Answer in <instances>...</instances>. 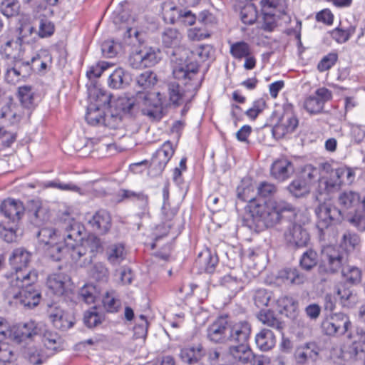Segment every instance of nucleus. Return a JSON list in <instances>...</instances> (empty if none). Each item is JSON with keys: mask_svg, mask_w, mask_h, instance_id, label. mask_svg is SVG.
Returning a JSON list of instances; mask_svg holds the SVG:
<instances>
[{"mask_svg": "<svg viewBox=\"0 0 365 365\" xmlns=\"http://www.w3.org/2000/svg\"><path fill=\"white\" fill-rule=\"evenodd\" d=\"M83 227L73 218L64 220L58 230L63 239V245L56 243L48 249V255L53 261H59L68 254L74 263L85 267L91 263L96 254L102 249L101 240L96 235L81 237Z\"/></svg>", "mask_w": 365, "mask_h": 365, "instance_id": "f257e3e1", "label": "nucleus"}, {"mask_svg": "<svg viewBox=\"0 0 365 365\" xmlns=\"http://www.w3.org/2000/svg\"><path fill=\"white\" fill-rule=\"evenodd\" d=\"M250 191V187H237L238 199L249 203L250 219L247 220L251 228L255 227L259 231L276 225L283 219L296 220L297 210L292 204L284 200L259 202L249 195Z\"/></svg>", "mask_w": 365, "mask_h": 365, "instance_id": "f03ea898", "label": "nucleus"}, {"mask_svg": "<svg viewBox=\"0 0 365 365\" xmlns=\"http://www.w3.org/2000/svg\"><path fill=\"white\" fill-rule=\"evenodd\" d=\"M38 278V272L32 269L26 275L19 273L16 279H10V287L17 289L13 294L16 304L28 308L35 307L39 304L41 293L36 287Z\"/></svg>", "mask_w": 365, "mask_h": 365, "instance_id": "7ed1b4c3", "label": "nucleus"}, {"mask_svg": "<svg viewBox=\"0 0 365 365\" xmlns=\"http://www.w3.org/2000/svg\"><path fill=\"white\" fill-rule=\"evenodd\" d=\"M324 169L328 173L318 180L314 191V197L322 202L327 199L328 195L337 190L342 183L350 184L354 179V172L347 168H331L329 164H325Z\"/></svg>", "mask_w": 365, "mask_h": 365, "instance_id": "20e7f679", "label": "nucleus"}, {"mask_svg": "<svg viewBox=\"0 0 365 365\" xmlns=\"http://www.w3.org/2000/svg\"><path fill=\"white\" fill-rule=\"evenodd\" d=\"M322 262L326 267V270L330 273H336L341 270L346 280L351 284H357L361 282V272L356 267H343L347 263V253L339 247L329 245L322 250Z\"/></svg>", "mask_w": 365, "mask_h": 365, "instance_id": "39448f33", "label": "nucleus"}, {"mask_svg": "<svg viewBox=\"0 0 365 365\" xmlns=\"http://www.w3.org/2000/svg\"><path fill=\"white\" fill-rule=\"evenodd\" d=\"M351 323L349 317L343 313L332 314L322 322V332L327 336H341L349 332Z\"/></svg>", "mask_w": 365, "mask_h": 365, "instance_id": "423d86ee", "label": "nucleus"}, {"mask_svg": "<svg viewBox=\"0 0 365 365\" xmlns=\"http://www.w3.org/2000/svg\"><path fill=\"white\" fill-rule=\"evenodd\" d=\"M287 246L292 250L305 247L310 240L307 230L296 222H291L284 233Z\"/></svg>", "mask_w": 365, "mask_h": 365, "instance_id": "0eeeda50", "label": "nucleus"}, {"mask_svg": "<svg viewBox=\"0 0 365 365\" xmlns=\"http://www.w3.org/2000/svg\"><path fill=\"white\" fill-rule=\"evenodd\" d=\"M137 104L143 115L151 120L157 119L160 115V92H138Z\"/></svg>", "mask_w": 365, "mask_h": 365, "instance_id": "6e6552de", "label": "nucleus"}, {"mask_svg": "<svg viewBox=\"0 0 365 365\" xmlns=\"http://www.w3.org/2000/svg\"><path fill=\"white\" fill-rule=\"evenodd\" d=\"M298 123V119L292 110H285L272 128V134L275 138H282L287 134L293 133Z\"/></svg>", "mask_w": 365, "mask_h": 365, "instance_id": "1a4fd4ad", "label": "nucleus"}, {"mask_svg": "<svg viewBox=\"0 0 365 365\" xmlns=\"http://www.w3.org/2000/svg\"><path fill=\"white\" fill-rule=\"evenodd\" d=\"M229 321L227 317H220L210 324L207 329V339L215 344L228 342Z\"/></svg>", "mask_w": 365, "mask_h": 365, "instance_id": "9d476101", "label": "nucleus"}, {"mask_svg": "<svg viewBox=\"0 0 365 365\" xmlns=\"http://www.w3.org/2000/svg\"><path fill=\"white\" fill-rule=\"evenodd\" d=\"M332 98L331 91L327 88H318L313 95L306 98L304 107L311 114H317L322 111L324 103Z\"/></svg>", "mask_w": 365, "mask_h": 365, "instance_id": "9b49d317", "label": "nucleus"}, {"mask_svg": "<svg viewBox=\"0 0 365 365\" xmlns=\"http://www.w3.org/2000/svg\"><path fill=\"white\" fill-rule=\"evenodd\" d=\"M315 213L319 220V226L327 227L332 223H340L343 220V214L338 207L320 203L315 209Z\"/></svg>", "mask_w": 365, "mask_h": 365, "instance_id": "f8f14e48", "label": "nucleus"}, {"mask_svg": "<svg viewBox=\"0 0 365 365\" xmlns=\"http://www.w3.org/2000/svg\"><path fill=\"white\" fill-rule=\"evenodd\" d=\"M31 253L23 247L13 250L9 260L15 272L11 274V279H16L19 273L26 274L30 272L31 270H27V266L31 261Z\"/></svg>", "mask_w": 365, "mask_h": 365, "instance_id": "ddd939ff", "label": "nucleus"}, {"mask_svg": "<svg viewBox=\"0 0 365 365\" xmlns=\"http://www.w3.org/2000/svg\"><path fill=\"white\" fill-rule=\"evenodd\" d=\"M251 330V325L247 321L229 322L228 342L232 345L247 344Z\"/></svg>", "mask_w": 365, "mask_h": 365, "instance_id": "4468645a", "label": "nucleus"}, {"mask_svg": "<svg viewBox=\"0 0 365 365\" xmlns=\"http://www.w3.org/2000/svg\"><path fill=\"white\" fill-rule=\"evenodd\" d=\"M157 56L152 48L132 53L128 58L129 65L135 69L150 67L157 63Z\"/></svg>", "mask_w": 365, "mask_h": 365, "instance_id": "2eb2a0df", "label": "nucleus"}, {"mask_svg": "<svg viewBox=\"0 0 365 365\" xmlns=\"http://www.w3.org/2000/svg\"><path fill=\"white\" fill-rule=\"evenodd\" d=\"M320 349L314 342H308L298 346L294 354L297 365H307L314 363L319 359Z\"/></svg>", "mask_w": 365, "mask_h": 365, "instance_id": "dca6fc26", "label": "nucleus"}, {"mask_svg": "<svg viewBox=\"0 0 365 365\" xmlns=\"http://www.w3.org/2000/svg\"><path fill=\"white\" fill-rule=\"evenodd\" d=\"M47 287L56 296L62 297L71 290V279L63 273H54L47 278Z\"/></svg>", "mask_w": 365, "mask_h": 365, "instance_id": "f3484780", "label": "nucleus"}, {"mask_svg": "<svg viewBox=\"0 0 365 365\" xmlns=\"http://www.w3.org/2000/svg\"><path fill=\"white\" fill-rule=\"evenodd\" d=\"M0 212L11 222H19L24 215V206L19 200L8 198L0 205Z\"/></svg>", "mask_w": 365, "mask_h": 365, "instance_id": "a211bd4d", "label": "nucleus"}, {"mask_svg": "<svg viewBox=\"0 0 365 365\" xmlns=\"http://www.w3.org/2000/svg\"><path fill=\"white\" fill-rule=\"evenodd\" d=\"M88 225L95 232L99 235H105L111 228V216L107 210H98L88 219Z\"/></svg>", "mask_w": 365, "mask_h": 365, "instance_id": "6ab92c4d", "label": "nucleus"}, {"mask_svg": "<svg viewBox=\"0 0 365 365\" xmlns=\"http://www.w3.org/2000/svg\"><path fill=\"white\" fill-rule=\"evenodd\" d=\"M41 333V327L34 321L19 324L12 329V336L19 342L39 335Z\"/></svg>", "mask_w": 365, "mask_h": 365, "instance_id": "aec40b11", "label": "nucleus"}, {"mask_svg": "<svg viewBox=\"0 0 365 365\" xmlns=\"http://www.w3.org/2000/svg\"><path fill=\"white\" fill-rule=\"evenodd\" d=\"M271 175L279 181H284L294 172L293 163L287 158L276 160L271 166Z\"/></svg>", "mask_w": 365, "mask_h": 365, "instance_id": "412c9836", "label": "nucleus"}, {"mask_svg": "<svg viewBox=\"0 0 365 365\" xmlns=\"http://www.w3.org/2000/svg\"><path fill=\"white\" fill-rule=\"evenodd\" d=\"M1 52L6 58L13 59L14 61H23L25 47L23 46L21 38L8 41L1 46Z\"/></svg>", "mask_w": 365, "mask_h": 365, "instance_id": "4be33fe9", "label": "nucleus"}, {"mask_svg": "<svg viewBox=\"0 0 365 365\" xmlns=\"http://www.w3.org/2000/svg\"><path fill=\"white\" fill-rule=\"evenodd\" d=\"M30 61H15L14 66L6 69L5 78L11 84H16L29 74Z\"/></svg>", "mask_w": 365, "mask_h": 365, "instance_id": "5701e85b", "label": "nucleus"}, {"mask_svg": "<svg viewBox=\"0 0 365 365\" xmlns=\"http://www.w3.org/2000/svg\"><path fill=\"white\" fill-rule=\"evenodd\" d=\"M205 355L201 344L185 347L181 349L180 356L182 361L189 365L198 364Z\"/></svg>", "mask_w": 365, "mask_h": 365, "instance_id": "b1692460", "label": "nucleus"}, {"mask_svg": "<svg viewBox=\"0 0 365 365\" xmlns=\"http://www.w3.org/2000/svg\"><path fill=\"white\" fill-rule=\"evenodd\" d=\"M339 204L347 212L361 207L360 195L352 190L341 192L338 197Z\"/></svg>", "mask_w": 365, "mask_h": 365, "instance_id": "393cba45", "label": "nucleus"}, {"mask_svg": "<svg viewBox=\"0 0 365 365\" xmlns=\"http://www.w3.org/2000/svg\"><path fill=\"white\" fill-rule=\"evenodd\" d=\"M178 212V207L176 206H172L170 202L165 201L161 207V220H164V226L161 227V237L167 235L168 231L173 225V219Z\"/></svg>", "mask_w": 365, "mask_h": 365, "instance_id": "a878e982", "label": "nucleus"}, {"mask_svg": "<svg viewBox=\"0 0 365 365\" xmlns=\"http://www.w3.org/2000/svg\"><path fill=\"white\" fill-rule=\"evenodd\" d=\"M48 314L50 320L58 329L64 331L73 326V322L68 319V314L58 307H51Z\"/></svg>", "mask_w": 365, "mask_h": 365, "instance_id": "bb28decb", "label": "nucleus"}, {"mask_svg": "<svg viewBox=\"0 0 365 365\" xmlns=\"http://www.w3.org/2000/svg\"><path fill=\"white\" fill-rule=\"evenodd\" d=\"M255 343L261 351H267L274 346L276 338L272 331L263 329L256 335Z\"/></svg>", "mask_w": 365, "mask_h": 365, "instance_id": "cd10ccee", "label": "nucleus"}, {"mask_svg": "<svg viewBox=\"0 0 365 365\" xmlns=\"http://www.w3.org/2000/svg\"><path fill=\"white\" fill-rule=\"evenodd\" d=\"M279 277L284 282L299 285L304 283L307 277L296 267H287L279 272Z\"/></svg>", "mask_w": 365, "mask_h": 365, "instance_id": "c85d7f7f", "label": "nucleus"}, {"mask_svg": "<svg viewBox=\"0 0 365 365\" xmlns=\"http://www.w3.org/2000/svg\"><path fill=\"white\" fill-rule=\"evenodd\" d=\"M0 235L6 242L11 243L17 241L22 235L19 222H9L6 225L0 223Z\"/></svg>", "mask_w": 365, "mask_h": 365, "instance_id": "c756f323", "label": "nucleus"}, {"mask_svg": "<svg viewBox=\"0 0 365 365\" xmlns=\"http://www.w3.org/2000/svg\"><path fill=\"white\" fill-rule=\"evenodd\" d=\"M343 217L359 231H365V210L361 207L346 212Z\"/></svg>", "mask_w": 365, "mask_h": 365, "instance_id": "7c9ffc66", "label": "nucleus"}, {"mask_svg": "<svg viewBox=\"0 0 365 365\" xmlns=\"http://www.w3.org/2000/svg\"><path fill=\"white\" fill-rule=\"evenodd\" d=\"M196 264L200 265L206 272L213 273L218 263V257L208 250L200 253L196 259Z\"/></svg>", "mask_w": 365, "mask_h": 365, "instance_id": "2f4dec72", "label": "nucleus"}, {"mask_svg": "<svg viewBox=\"0 0 365 365\" xmlns=\"http://www.w3.org/2000/svg\"><path fill=\"white\" fill-rule=\"evenodd\" d=\"M107 259L113 265L120 264L126 257L125 247L122 244H114L106 250Z\"/></svg>", "mask_w": 365, "mask_h": 365, "instance_id": "473e14b6", "label": "nucleus"}, {"mask_svg": "<svg viewBox=\"0 0 365 365\" xmlns=\"http://www.w3.org/2000/svg\"><path fill=\"white\" fill-rule=\"evenodd\" d=\"M229 352L234 359L242 364L249 363L253 354L247 344L231 345L229 348Z\"/></svg>", "mask_w": 365, "mask_h": 365, "instance_id": "72a5a7b5", "label": "nucleus"}, {"mask_svg": "<svg viewBox=\"0 0 365 365\" xmlns=\"http://www.w3.org/2000/svg\"><path fill=\"white\" fill-rule=\"evenodd\" d=\"M289 193L296 197L301 198L307 196L311 191L306 182L302 181L298 177L293 180L287 187Z\"/></svg>", "mask_w": 365, "mask_h": 365, "instance_id": "f704fd0d", "label": "nucleus"}, {"mask_svg": "<svg viewBox=\"0 0 365 365\" xmlns=\"http://www.w3.org/2000/svg\"><path fill=\"white\" fill-rule=\"evenodd\" d=\"M258 318L262 324L278 331L280 333L284 329V323L275 317V314L272 311H261Z\"/></svg>", "mask_w": 365, "mask_h": 365, "instance_id": "c9c22d12", "label": "nucleus"}, {"mask_svg": "<svg viewBox=\"0 0 365 365\" xmlns=\"http://www.w3.org/2000/svg\"><path fill=\"white\" fill-rule=\"evenodd\" d=\"M136 106H138L137 94L132 97L120 96L115 102L116 112L120 113V112L124 114L131 113Z\"/></svg>", "mask_w": 365, "mask_h": 365, "instance_id": "e433bc0d", "label": "nucleus"}, {"mask_svg": "<svg viewBox=\"0 0 365 365\" xmlns=\"http://www.w3.org/2000/svg\"><path fill=\"white\" fill-rule=\"evenodd\" d=\"M106 110L98 108L91 103L88 106L86 114V120L91 125H102L104 113Z\"/></svg>", "mask_w": 365, "mask_h": 365, "instance_id": "4c0bfd02", "label": "nucleus"}, {"mask_svg": "<svg viewBox=\"0 0 365 365\" xmlns=\"http://www.w3.org/2000/svg\"><path fill=\"white\" fill-rule=\"evenodd\" d=\"M318 264V255L312 249L305 251L299 259V267L304 271L310 272Z\"/></svg>", "mask_w": 365, "mask_h": 365, "instance_id": "58836bf2", "label": "nucleus"}, {"mask_svg": "<svg viewBox=\"0 0 365 365\" xmlns=\"http://www.w3.org/2000/svg\"><path fill=\"white\" fill-rule=\"evenodd\" d=\"M108 86L113 89L123 88L128 82L126 79V75L123 68H116L108 79Z\"/></svg>", "mask_w": 365, "mask_h": 365, "instance_id": "ea45409f", "label": "nucleus"}, {"mask_svg": "<svg viewBox=\"0 0 365 365\" xmlns=\"http://www.w3.org/2000/svg\"><path fill=\"white\" fill-rule=\"evenodd\" d=\"M42 187L44 188H56L61 191L80 192L81 188L72 182H64L59 179L48 180L42 182Z\"/></svg>", "mask_w": 365, "mask_h": 365, "instance_id": "a19ab883", "label": "nucleus"}, {"mask_svg": "<svg viewBox=\"0 0 365 365\" xmlns=\"http://www.w3.org/2000/svg\"><path fill=\"white\" fill-rule=\"evenodd\" d=\"M230 54L236 59L241 60L252 52L251 46L245 41H241L230 45Z\"/></svg>", "mask_w": 365, "mask_h": 365, "instance_id": "79ce46f5", "label": "nucleus"}, {"mask_svg": "<svg viewBox=\"0 0 365 365\" xmlns=\"http://www.w3.org/2000/svg\"><path fill=\"white\" fill-rule=\"evenodd\" d=\"M25 356L34 365H41L46 360V356L43 349L35 346L27 348L25 351Z\"/></svg>", "mask_w": 365, "mask_h": 365, "instance_id": "37998d69", "label": "nucleus"}, {"mask_svg": "<svg viewBox=\"0 0 365 365\" xmlns=\"http://www.w3.org/2000/svg\"><path fill=\"white\" fill-rule=\"evenodd\" d=\"M15 348L7 341L0 340V362L10 364L16 359Z\"/></svg>", "mask_w": 365, "mask_h": 365, "instance_id": "c03bdc74", "label": "nucleus"}, {"mask_svg": "<svg viewBox=\"0 0 365 365\" xmlns=\"http://www.w3.org/2000/svg\"><path fill=\"white\" fill-rule=\"evenodd\" d=\"M284 0H262V11L264 15L275 16V11L282 12L283 9Z\"/></svg>", "mask_w": 365, "mask_h": 365, "instance_id": "a18cd8bd", "label": "nucleus"}, {"mask_svg": "<svg viewBox=\"0 0 365 365\" xmlns=\"http://www.w3.org/2000/svg\"><path fill=\"white\" fill-rule=\"evenodd\" d=\"M158 81V75L150 71L142 73L136 78L137 84L143 89L151 88Z\"/></svg>", "mask_w": 365, "mask_h": 365, "instance_id": "49530a36", "label": "nucleus"}, {"mask_svg": "<svg viewBox=\"0 0 365 365\" xmlns=\"http://www.w3.org/2000/svg\"><path fill=\"white\" fill-rule=\"evenodd\" d=\"M318 175V169L313 165L308 164L302 168L298 178L311 187L312 183L317 179Z\"/></svg>", "mask_w": 365, "mask_h": 365, "instance_id": "de8ad7c7", "label": "nucleus"}, {"mask_svg": "<svg viewBox=\"0 0 365 365\" xmlns=\"http://www.w3.org/2000/svg\"><path fill=\"white\" fill-rule=\"evenodd\" d=\"M356 31L354 26H349L347 28L337 27L331 32V36L338 43L346 42Z\"/></svg>", "mask_w": 365, "mask_h": 365, "instance_id": "09e8293b", "label": "nucleus"}, {"mask_svg": "<svg viewBox=\"0 0 365 365\" xmlns=\"http://www.w3.org/2000/svg\"><path fill=\"white\" fill-rule=\"evenodd\" d=\"M240 19L243 24H253L257 19L256 7L252 4H247L240 11Z\"/></svg>", "mask_w": 365, "mask_h": 365, "instance_id": "8fccbe9b", "label": "nucleus"}, {"mask_svg": "<svg viewBox=\"0 0 365 365\" xmlns=\"http://www.w3.org/2000/svg\"><path fill=\"white\" fill-rule=\"evenodd\" d=\"M337 294L340 297L341 303L344 307H351L357 301L356 295L344 285L338 288Z\"/></svg>", "mask_w": 365, "mask_h": 365, "instance_id": "3c124183", "label": "nucleus"}, {"mask_svg": "<svg viewBox=\"0 0 365 365\" xmlns=\"http://www.w3.org/2000/svg\"><path fill=\"white\" fill-rule=\"evenodd\" d=\"M122 116L118 112H113L110 108L106 110L102 125L110 129L117 128L121 123Z\"/></svg>", "mask_w": 365, "mask_h": 365, "instance_id": "603ef678", "label": "nucleus"}, {"mask_svg": "<svg viewBox=\"0 0 365 365\" xmlns=\"http://www.w3.org/2000/svg\"><path fill=\"white\" fill-rule=\"evenodd\" d=\"M105 309L111 313L117 312L120 307V301L117 299L113 292H106L103 297Z\"/></svg>", "mask_w": 365, "mask_h": 365, "instance_id": "864d4df0", "label": "nucleus"}, {"mask_svg": "<svg viewBox=\"0 0 365 365\" xmlns=\"http://www.w3.org/2000/svg\"><path fill=\"white\" fill-rule=\"evenodd\" d=\"M20 4L18 0H4L1 4V11L6 17H11L19 14Z\"/></svg>", "mask_w": 365, "mask_h": 365, "instance_id": "5fc2aeb1", "label": "nucleus"}, {"mask_svg": "<svg viewBox=\"0 0 365 365\" xmlns=\"http://www.w3.org/2000/svg\"><path fill=\"white\" fill-rule=\"evenodd\" d=\"M272 297V293L265 289H257L255 292L253 299L255 305L260 308L267 307Z\"/></svg>", "mask_w": 365, "mask_h": 365, "instance_id": "6e6d98bb", "label": "nucleus"}, {"mask_svg": "<svg viewBox=\"0 0 365 365\" xmlns=\"http://www.w3.org/2000/svg\"><path fill=\"white\" fill-rule=\"evenodd\" d=\"M34 93L30 86H20L18 90V96L20 101L25 107H29L33 103Z\"/></svg>", "mask_w": 365, "mask_h": 365, "instance_id": "4d7b16f0", "label": "nucleus"}, {"mask_svg": "<svg viewBox=\"0 0 365 365\" xmlns=\"http://www.w3.org/2000/svg\"><path fill=\"white\" fill-rule=\"evenodd\" d=\"M159 165H160V162H158L157 160V153H156L153 155V158H151L150 160H144L140 162L132 163L130 165V169L132 172H133L135 173H138L143 172V170L141 169L142 167H143L144 169H146V168H150V167L155 168V167L158 166Z\"/></svg>", "mask_w": 365, "mask_h": 365, "instance_id": "13d9d810", "label": "nucleus"}, {"mask_svg": "<svg viewBox=\"0 0 365 365\" xmlns=\"http://www.w3.org/2000/svg\"><path fill=\"white\" fill-rule=\"evenodd\" d=\"M179 35L180 34L176 29H166L163 34L162 41L166 47L176 46L179 43Z\"/></svg>", "mask_w": 365, "mask_h": 365, "instance_id": "bf43d9fd", "label": "nucleus"}, {"mask_svg": "<svg viewBox=\"0 0 365 365\" xmlns=\"http://www.w3.org/2000/svg\"><path fill=\"white\" fill-rule=\"evenodd\" d=\"M54 24L46 18H41L39 21L38 35L41 38H47L54 33Z\"/></svg>", "mask_w": 365, "mask_h": 365, "instance_id": "052dcab7", "label": "nucleus"}, {"mask_svg": "<svg viewBox=\"0 0 365 365\" xmlns=\"http://www.w3.org/2000/svg\"><path fill=\"white\" fill-rule=\"evenodd\" d=\"M91 274L93 278L98 281H107L109 276L108 269L102 262L94 264L91 269Z\"/></svg>", "mask_w": 365, "mask_h": 365, "instance_id": "680f3d73", "label": "nucleus"}, {"mask_svg": "<svg viewBox=\"0 0 365 365\" xmlns=\"http://www.w3.org/2000/svg\"><path fill=\"white\" fill-rule=\"evenodd\" d=\"M168 94L170 103L178 107L180 105V100L182 98V93L180 91L179 84L177 83H170L168 84Z\"/></svg>", "mask_w": 365, "mask_h": 365, "instance_id": "e2e57ef3", "label": "nucleus"}, {"mask_svg": "<svg viewBox=\"0 0 365 365\" xmlns=\"http://www.w3.org/2000/svg\"><path fill=\"white\" fill-rule=\"evenodd\" d=\"M187 36L192 41H200L210 36L209 29L202 26H195L190 29L187 31Z\"/></svg>", "mask_w": 365, "mask_h": 365, "instance_id": "0e129e2a", "label": "nucleus"}, {"mask_svg": "<svg viewBox=\"0 0 365 365\" xmlns=\"http://www.w3.org/2000/svg\"><path fill=\"white\" fill-rule=\"evenodd\" d=\"M79 297L88 304L93 303L96 297L95 287L92 284H87L83 287L80 290Z\"/></svg>", "mask_w": 365, "mask_h": 365, "instance_id": "69168bd1", "label": "nucleus"}, {"mask_svg": "<svg viewBox=\"0 0 365 365\" xmlns=\"http://www.w3.org/2000/svg\"><path fill=\"white\" fill-rule=\"evenodd\" d=\"M83 321L88 327L93 328L101 323L102 317L97 313L96 308H93L85 313Z\"/></svg>", "mask_w": 365, "mask_h": 365, "instance_id": "338daca9", "label": "nucleus"}, {"mask_svg": "<svg viewBox=\"0 0 365 365\" xmlns=\"http://www.w3.org/2000/svg\"><path fill=\"white\" fill-rule=\"evenodd\" d=\"M257 195L261 197H269L277 192V187L271 182L263 181L257 187Z\"/></svg>", "mask_w": 365, "mask_h": 365, "instance_id": "774afa93", "label": "nucleus"}]
</instances>
